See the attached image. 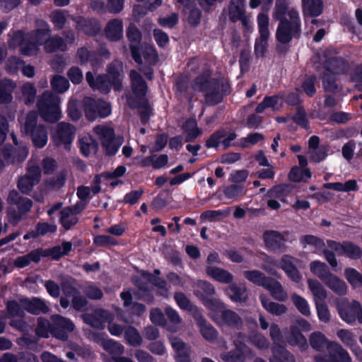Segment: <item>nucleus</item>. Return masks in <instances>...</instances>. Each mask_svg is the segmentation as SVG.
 <instances>
[{
    "instance_id": "24",
    "label": "nucleus",
    "mask_w": 362,
    "mask_h": 362,
    "mask_svg": "<svg viewBox=\"0 0 362 362\" xmlns=\"http://www.w3.org/2000/svg\"><path fill=\"white\" fill-rule=\"evenodd\" d=\"M205 272L209 278L221 284H229L234 279L231 273L221 267L206 265Z\"/></svg>"
},
{
    "instance_id": "7",
    "label": "nucleus",
    "mask_w": 362,
    "mask_h": 362,
    "mask_svg": "<svg viewBox=\"0 0 362 362\" xmlns=\"http://www.w3.org/2000/svg\"><path fill=\"white\" fill-rule=\"evenodd\" d=\"M37 113L28 114L24 124V131L30 135L33 143L38 148L44 147L47 142V133L42 124H37Z\"/></svg>"
},
{
    "instance_id": "18",
    "label": "nucleus",
    "mask_w": 362,
    "mask_h": 362,
    "mask_svg": "<svg viewBox=\"0 0 362 362\" xmlns=\"http://www.w3.org/2000/svg\"><path fill=\"white\" fill-rule=\"evenodd\" d=\"M289 190V186L286 185H278L269 189L266 195L268 207L273 210L280 209L281 204L278 200L286 202V197Z\"/></svg>"
},
{
    "instance_id": "32",
    "label": "nucleus",
    "mask_w": 362,
    "mask_h": 362,
    "mask_svg": "<svg viewBox=\"0 0 362 362\" xmlns=\"http://www.w3.org/2000/svg\"><path fill=\"white\" fill-rule=\"evenodd\" d=\"M194 317L200 328L202 335L206 340L213 341L216 339L217 332L216 329L206 322L199 312L194 313Z\"/></svg>"
},
{
    "instance_id": "6",
    "label": "nucleus",
    "mask_w": 362,
    "mask_h": 362,
    "mask_svg": "<svg viewBox=\"0 0 362 362\" xmlns=\"http://www.w3.org/2000/svg\"><path fill=\"white\" fill-rule=\"evenodd\" d=\"M59 103L58 96L49 92L42 94L37 103V106L42 117L45 121L55 122L61 118Z\"/></svg>"
},
{
    "instance_id": "45",
    "label": "nucleus",
    "mask_w": 362,
    "mask_h": 362,
    "mask_svg": "<svg viewBox=\"0 0 362 362\" xmlns=\"http://www.w3.org/2000/svg\"><path fill=\"white\" fill-rule=\"evenodd\" d=\"M260 300L264 309L272 315H281L287 311L286 305L270 301L269 299L263 295L260 296Z\"/></svg>"
},
{
    "instance_id": "29",
    "label": "nucleus",
    "mask_w": 362,
    "mask_h": 362,
    "mask_svg": "<svg viewBox=\"0 0 362 362\" xmlns=\"http://www.w3.org/2000/svg\"><path fill=\"white\" fill-rule=\"evenodd\" d=\"M295 259L288 255H284L280 261L279 267L285 272L288 277L293 281L298 283L301 281V275L294 265Z\"/></svg>"
},
{
    "instance_id": "25",
    "label": "nucleus",
    "mask_w": 362,
    "mask_h": 362,
    "mask_svg": "<svg viewBox=\"0 0 362 362\" xmlns=\"http://www.w3.org/2000/svg\"><path fill=\"white\" fill-rule=\"evenodd\" d=\"M83 205L80 203L74 207H68L61 212V223L66 229H69L71 226L78 222L76 214H78L83 209Z\"/></svg>"
},
{
    "instance_id": "62",
    "label": "nucleus",
    "mask_w": 362,
    "mask_h": 362,
    "mask_svg": "<svg viewBox=\"0 0 362 362\" xmlns=\"http://www.w3.org/2000/svg\"><path fill=\"white\" fill-rule=\"evenodd\" d=\"M174 298L180 309L189 311L192 310L193 305L183 293H175Z\"/></svg>"
},
{
    "instance_id": "33",
    "label": "nucleus",
    "mask_w": 362,
    "mask_h": 362,
    "mask_svg": "<svg viewBox=\"0 0 362 362\" xmlns=\"http://www.w3.org/2000/svg\"><path fill=\"white\" fill-rule=\"evenodd\" d=\"M287 341L292 346H298L300 349L305 351L308 349V344L305 336L298 330L296 325H291L290 334L286 338Z\"/></svg>"
},
{
    "instance_id": "59",
    "label": "nucleus",
    "mask_w": 362,
    "mask_h": 362,
    "mask_svg": "<svg viewBox=\"0 0 362 362\" xmlns=\"http://www.w3.org/2000/svg\"><path fill=\"white\" fill-rule=\"evenodd\" d=\"M127 341L132 346H139L142 342L141 337L138 331L132 327H128L124 332Z\"/></svg>"
},
{
    "instance_id": "57",
    "label": "nucleus",
    "mask_w": 362,
    "mask_h": 362,
    "mask_svg": "<svg viewBox=\"0 0 362 362\" xmlns=\"http://www.w3.org/2000/svg\"><path fill=\"white\" fill-rule=\"evenodd\" d=\"M40 259L37 251L31 252L30 254L18 257L14 261V264L17 267L23 268L28 266L30 262H37Z\"/></svg>"
},
{
    "instance_id": "36",
    "label": "nucleus",
    "mask_w": 362,
    "mask_h": 362,
    "mask_svg": "<svg viewBox=\"0 0 362 362\" xmlns=\"http://www.w3.org/2000/svg\"><path fill=\"white\" fill-rule=\"evenodd\" d=\"M303 11L305 16H318L323 10L322 0H302Z\"/></svg>"
},
{
    "instance_id": "20",
    "label": "nucleus",
    "mask_w": 362,
    "mask_h": 362,
    "mask_svg": "<svg viewBox=\"0 0 362 362\" xmlns=\"http://www.w3.org/2000/svg\"><path fill=\"white\" fill-rule=\"evenodd\" d=\"M336 334L341 343L348 347L358 358L362 359V349L357 343V336L352 331L341 329L337 330Z\"/></svg>"
},
{
    "instance_id": "63",
    "label": "nucleus",
    "mask_w": 362,
    "mask_h": 362,
    "mask_svg": "<svg viewBox=\"0 0 362 362\" xmlns=\"http://www.w3.org/2000/svg\"><path fill=\"white\" fill-rule=\"evenodd\" d=\"M51 21L56 28L61 29L66 21V14L64 11L57 10L53 11L50 16Z\"/></svg>"
},
{
    "instance_id": "55",
    "label": "nucleus",
    "mask_w": 362,
    "mask_h": 362,
    "mask_svg": "<svg viewBox=\"0 0 362 362\" xmlns=\"http://www.w3.org/2000/svg\"><path fill=\"white\" fill-rule=\"evenodd\" d=\"M312 173L308 168L294 167L289 173V179L293 182L306 181L311 177Z\"/></svg>"
},
{
    "instance_id": "53",
    "label": "nucleus",
    "mask_w": 362,
    "mask_h": 362,
    "mask_svg": "<svg viewBox=\"0 0 362 362\" xmlns=\"http://www.w3.org/2000/svg\"><path fill=\"white\" fill-rule=\"evenodd\" d=\"M15 88V84L8 79H3L0 81V103H7L11 100V93Z\"/></svg>"
},
{
    "instance_id": "43",
    "label": "nucleus",
    "mask_w": 362,
    "mask_h": 362,
    "mask_svg": "<svg viewBox=\"0 0 362 362\" xmlns=\"http://www.w3.org/2000/svg\"><path fill=\"white\" fill-rule=\"evenodd\" d=\"M308 284L315 303H320L326 298L327 291L318 281L309 279Z\"/></svg>"
},
{
    "instance_id": "56",
    "label": "nucleus",
    "mask_w": 362,
    "mask_h": 362,
    "mask_svg": "<svg viewBox=\"0 0 362 362\" xmlns=\"http://www.w3.org/2000/svg\"><path fill=\"white\" fill-rule=\"evenodd\" d=\"M344 276L353 288L362 286V274L355 269L346 268L344 270Z\"/></svg>"
},
{
    "instance_id": "44",
    "label": "nucleus",
    "mask_w": 362,
    "mask_h": 362,
    "mask_svg": "<svg viewBox=\"0 0 362 362\" xmlns=\"http://www.w3.org/2000/svg\"><path fill=\"white\" fill-rule=\"evenodd\" d=\"M282 105V100L278 95L265 97L263 101L259 103L256 107V112L261 113L267 108L272 110H278Z\"/></svg>"
},
{
    "instance_id": "64",
    "label": "nucleus",
    "mask_w": 362,
    "mask_h": 362,
    "mask_svg": "<svg viewBox=\"0 0 362 362\" xmlns=\"http://www.w3.org/2000/svg\"><path fill=\"white\" fill-rule=\"evenodd\" d=\"M22 93L25 98V103H33L35 98L36 90L33 85L27 83L22 87Z\"/></svg>"
},
{
    "instance_id": "22",
    "label": "nucleus",
    "mask_w": 362,
    "mask_h": 362,
    "mask_svg": "<svg viewBox=\"0 0 362 362\" xmlns=\"http://www.w3.org/2000/svg\"><path fill=\"white\" fill-rule=\"evenodd\" d=\"M328 246L334 250L339 255H346L351 259H356L361 257L362 255L361 249L351 243H344L343 244L338 243L333 240L327 241Z\"/></svg>"
},
{
    "instance_id": "34",
    "label": "nucleus",
    "mask_w": 362,
    "mask_h": 362,
    "mask_svg": "<svg viewBox=\"0 0 362 362\" xmlns=\"http://www.w3.org/2000/svg\"><path fill=\"white\" fill-rule=\"evenodd\" d=\"M194 293L204 303L203 298L209 299L205 296H211L215 294L216 290L214 286L209 281L204 280H198L194 283Z\"/></svg>"
},
{
    "instance_id": "35",
    "label": "nucleus",
    "mask_w": 362,
    "mask_h": 362,
    "mask_svg": "<svg viewBox=\"0 0 362 362\" xmlns=\"http://www.w3.org/2000/svg\"><path fill=\"white\" fill-rule=\"evenodd\" d=\"M106 37L110 40H119L123 36V23L121 20L114 19L110 21L105 28Z\"/></svg>"
},
{
    "instance_id": "23",
    "label": "nucleus",
    "mask_w": 362,
    "mask_h": 362,
    "mask_svg": "<svg viewBox=\"0 0 362 362\" xmlns=\"http://www.w3.org/2000/svg\"><path fill=\"white\" fill-rule=\"evenodd\" d=\"M239 339H235L234 344L236 348L237 354H234L231 352L223 353L221 355V359L225 362H243L245 356L249 353V349L243 344V337L242 336L238 337Z\"/></svg>"
},
{
    "instance_id": "28",
    "label": "nucleus",
    "mask_w": 362,
    "mask_h": 362,
    "mask_svg": "<svg viewBox=\"0 0 362 362\" xmlns=\"http://www.w3.org/2000/svg\"><path fill=\"white\" fill-rule=\"evenodd\" d=\"M127 37L130 41L132 55L135 62L140 64L142 62L141 57L139 54V45L141 39V33L135 26L130 25L127 29Z\"/></svg>"
},
{
    "instance_id": "31",
    "label": "nucleus",
    "mask_w": 362,
    "mask_h": 362,
    "mask_svg": "<svg viewBox=\"0 0 362 362\" xmlns=\"http://www.w3.org/2000/svg\"><path fill=\"white\" fill-rule=\"evenodd\" d=\"M110 318V314L103 310H98L93 314H85L83 316L84 322L93 327L102 328L103 324Z\"/></svg>"
},
{
    "instance_id": "10",
    "label": "nucleus",
    "mask_w": 362,
    "mask_h": 362,
    "mask_svg": "<svg viewBox=\"0 0 362 362\" xmlns=\"http://www.w3.org/2000/svg\"><path fill=\"white\" fill-rule=\"evenodd\" d=\"M345 62L341 59H329L325 65V71L322 77V83L327 91H334L337 88L335 81L337 75L344 72Z\"/></svg>"
},
{
    "instance_id": "47",
    "label": "nucleus",
    "mask_w": 362,
    "mask_h": 362,
    "mask_svg": "<svg viewBox=\"0 0 362 362\" xmlns=\"http://www.w3.org/2000/svg\"><path fill=\"white\" fill-rule=\"evenodd\" d=\"M300 244L303 248L313 247L315 252H318L324 249L325 244L320 238L311 235H303L300 239Z\"/></svg>"
},
{
    "instance_id": "54",
    "label": "nucleus",
    "mask_w": 362,
    "mask_h": 362,
    "mask_svg": "<svg viewBox=\"0 0 362 362\" xmlns=\"http://www.w3.org/2000/svg\"><path fill=\"white\" fill-rule=\"evenodd\" d=\"M271 362H294L293 356L283 346H276L273 349V356Z\"/></svg>"
},
{
    "instance_id": "13",
    "label": "nucleus",
    "mask_w": 362,
    "mask_h": 362,
    "mask_svg": "<svg viewBox=\"0 0 362 362\" xmlns=\"http://www.w3.org/2000/svg\"><path fill=\"white\" fill-rule=\"evenodd\" d=\"M85 113L88 119L93 121L98 117H105L110 115V105L102 100L86 98L83 100Z\"/></svg>"
},
{
    "instance_id": "8",
    "label": "nucleus",
    "mask_w": 362,
    "mask_h": 362,
    "mask_svg": "<svg viewBox=\"0 0 362 362\" xmlns=\"http://www.w3.org/2000/svg\"><path fill=\"white\" fill-rule=\"evenodd\" d=\"M210 74L206 71L202 76L197 77L193 84L195 90L205 91L206 100L214 105L221 101L222 96L217 88V83L214 80H208Z\"/></svg>"
},
{
    "instance_id": "37",
    "label": "nucleus",
    "mask_w": 362,
    "mask_h": 362,
    "mask_svg": "<svg viewBox=\"0 0 362 362\" xmlns=\"http://www.w3.org/2000/svg\"><path fill=\"white\" fill-rule=\"evenodd\" d=\"M264 288L268 290L272 296L277 300L285 301L288 298V294L281 284L273 279H269V281Z\"/></svg>"
},
{
    "instance_id": "4",
    "label": "nucleus",
    "mask_w": 362,
    "mask_h": 362,
    "mask_svg": "<svg viewBox=\"0 0 362 362\" xmlns=\"http://www.w3.org/2000/svg\"><path fill=\"white\" fill-rule=\"evenodd\" d=\"M86 81L94 90H98L103 93H107L112 86L115 90L122 88L121 74L119 67L110 68L108 73L104 76L95 78L91 72H87Z\"/></svg>"
},
{
    "instance_id": "39",
    "label": "nucleus",
    "mask_w": 362,
    "mask_h": 362,
    "mask_svg": "<svg viewBox=\"0 0 362 362\" xmlns=\"http://www.w3.org/2000/svg\"><path fill=\"white\" fill-rule=\"evenodd\" d=\"M21 306L23 309L33 314H39L41 312L45 313L47 310L45 303L38 298H33L32 300L22 299Z\"/></svg>"
},
{
    "instance_id": "27",
    "label": "nucleus",
    "mask_w": 362,
    "mask_h": 362,
    "mask_svg": "<svg viewBox=\"0 0 362 362\" xmlns=\"http://www.w3.org/2000/svg\"><path fill=\"white\" fill-rule=\"evenodd\" d=\"M224 292L235 303H244L248 298L246 287L244 285H238L233 281L228 284Z\"/></svg>"
},
{
    "instance_id": "21",
    "label": "nucleus",
    "mask_w": 362,
    "mask_h": 362,
    "mask_svg": "<svg viewBox=\"0 0 362 362\" xmlns=\"http://www.w3.org/2000/svg\"><path fill=\"white\" fill-rule=\"evenodd\" d=\"M40 169L38 166L30 165L27 175L18 181L19 189L25 194L30 192L33 187L38 182L40 177Z\"/></svg>"
},
{
    "instance_id": "52",
    "label": "nucleus",
    "mask_w": 362,
    "mask_h": 362,
    "mask_svg": "<svg viewBox=\"0 0 362 362\" xmlns=\"http://www.w3.org/2000/svg\"><path fill=\"white\" fill-rule=\"evenodd\" d=\"M184 134L185 135L186 141H190L196 139L202 133L197 126V122L194 119H189L185 122L183 125Z\"/></svg>"
},
{
    "instance_id": "38",
    "label": "nucleus",
    "mask_w": 362,
    "mask_h": 362,
    "mask_svg": "<svg viewBox=\"0 0 362 362\" xmlns=\"http://www.w3.org/2000/svg\"><path fill=\"white\" fill-rule=\"evenodd\" d=\"M323 282L334 292L339 295H344L347 291L346 283L337 276L329 274Z\"/></svg>"
},
{
    "instance_id": "2",
    "label": "nucleus",
    "mask_w": 362,
    "mask_h": 362,
    "mask_svg": "<svg viewBox=\"0 0 362 362\" xmlns=\"http://www.w3.org/2000/svg\"><path fill=\"white\" fill-rule=\"evenodd\" d=\"M49 30V26L46 21L37 20L36 30L34 32L27 34L22 31L14 33L8 41V46L12 49L19 47L23 55H35L40 52V45Z\"/></svg>"
},
{
    "instance_id": "50",
    "label": "nucleus",
    "mask_w": 362,
    "mask_h": 362,
    "mask_svg": "<svg viewBox=\"0 0 362 362\" xmlns=\"http://www.w3.org/2000/svg\"><path fill=\"white\" fill-rule=\"evenodd\" d=\"M81 151L83 155L88 156L95 153L97 144L90 134H86L79 139Z\"/></svg>"
},
{
    "instance_id": "11",
    "label": "nucleus",
    "mask_w": 362,
    "mask_h": 362,
    "mask_svg": "<svg viewBox=\"0 0 362 362\" xmlns=\"http://www.w3.org/2000/svg\"><path fill=\"white\" fill-rule=\"evenodd\" d=\"M315 362H351L349 352L338 342H329L327 353L318 354L315 357Z\"/></svg>"
},
{
    "instance_id": "1",
    "label": "nucleus",
    "mask_w": 362,
    "mask_h": 362,
    "mask_svg": "<svg viewBox=\"0 0 362 362\" xmlns=\"http://www.w3.org/2000/svg\"><path fill=\"white\" fill-rule=\"evenodd\" d=\"M273 17L279 21L276 30V39L281 43L288 42L300 33V19L298 12L286 2L277 0Z\"/></svg>"
},
{
    "instance_id": "40",
    "label": "nucleus",
    "mask_w": 362,
    "mask_h": 362,
    "mask_svg": "<svg viewBox=\"0 0 362 362\" xmlns=\"http://www.w3.org/2000/svg\"><path fill=\"white\" fill-rule=\"evenodd\" d=\"M263 238L266 245L272 249L281 247L284 245L285 240L279 233L276 231H267L264 233Z\"/></svg>"
},
{
    "instance_id": "9",
    "label": "nucleus",
    "mask_w": 362,
    "mask_h": 362,
    "mask_svg": "<svg viewBox=\"0 0 362 362\" xmlns=\"http://www.w3.org/2000/svg\"><path fill=\"white\" fill-rule=\"evenodd\" d=\"M337 308L342 320L351 325L356 321L362 323V306L358 301L349 303L346 298H341L337 303Z\"/></svg>"
},
{
    "instance_id": "14",
    "label": "nucleus",
    "mask_w": 362,
    "mask_h": 362,
    "mask_svg": "<svg viewBox=\"0 0 362 362\" xmlns=\"http://www.w3.org/2000/svg\"><path fill=\"white\" fill-rule=\"evenodd\" d=\"M74 134L75 129L73 126L65 122H61L53 129L52 136L57 146L69 149Z\"/></svg>"
},
{
    "instance_id": "49",
    "label": "nucleus",
    "mask_w": 362,
    "mask_h": 362,
    "mask_svg": "<svg viewBox=\"0 0 362 362\" xmlns=\"http://www.w3.org/2000/svg\"><path fill=\"white\" fill-rule=\"evenodd\" d=\"M243 276L246 279L252 283L258 286H262L264 288L266 286L270 279L258 270L245 271L243 272Z\"/></svg>"
},
{
    "instance_id": "16",
    "label": "nucleus",
    "mask_w": 362,
    "mask_h": 362,
    "mask_svg": "<svg viewBox=\"0 0 362 362\" xmlns=\"http://www.w3.org/2000/svg\"><path fill=\"white\" fill-rule=\"evenodd\" d=\"M51 320V332L58 339H66L68 333L71 332L74 329L73 322L70 320L61 315H52Z\"/></svg>"
},
{
    "instance_id": "51",
    "label": "nucleus",
    "mask_w": 362,
    "mask_h": 362,
    "mask_svg": "<svg viewBox=\"0 0 362 362\" xmlns=\"http://www.w3.org/2000/svg\"><path fill=\"white\" fill-rule=\"evenodd\" d=\"M291 298L293 305L300 313L305 317H309L311 315L310 305L305 298L297 293L291 294Z\"/></svg>"
},
{
    "instance_id": "60",
    "label": "nucleus",
    "mask_w": 362,
    "mask_h": 362,
    "mask_svg": "<svg viewBox=\"0 0 362 362\" xmlns=\"http://www.w3.org/2000/svg\"><path fill=\"white\" fill-rule=\"evenodd\" d=\"M264 139V136L260 133H252L243 138L240 141V146L247 148L253 146Z\"/></svg>"
},
{
    "instance_id": "58",
    "label": "nucleus",
    "mask_w": 362,
    "mask_h": 362,
    "mask_svg": "<svg viewBox=\"0 0 362 362\" xmlns=\"http://www.w3.org/2000/svg\"><path fill=\"white\" fill-rule=\"evenodd\" d=\"M311 272L317 276L322 281L327 277L329 272L327 270L326 264L320 261H314L310 265Z\"/></svg>"
},
{
    "instance_id": "3",
    "label": "nucleus",
    "mask_w": 362,
    "mask_h": 362,
    "mask_svg": "<svg viewBox=\"0 0 362 362\" xmlns=\"http://www.w3.org/2000/svg\"><path fill=\"white\" fill-rule=\"evenodd\" d=\"M204 305L209 310L210 318L220 326L238 327L241 319L234 311L226 308V305L218 299H205Z\"/></svg>"
},
{
    "instance_id": "42",
    "label": "nucleus",
    "mask_w": 362,
    "mask_h": 362,
    "mask_svg": "<svg viewBox=\"0 0 362 362\" xmlns=\"http://www.w3.org/2000/svg\"><path fill=\"white\" fill-rule=\"evenodd\" d=\"M310 344L314 349L321 351L326 347L328 349L329 342H335V341L329 340L324 334L320 332H314L309 337Z\"/></svg>"
},
{
    "instance_id": "30",
    "label": "nucleus",
    "mask_w": 362,
    "mask_h": 362,
    "mask_svg": "<svg viewBox=\"0 0 362 362\" xmlns=\"http://www.w3.org/2000/svg\"><path fill=\"white\" fill-rule=\"evenodd\" d=\"M170 341L171 346L175 351V359L176 362H191L189 348L178 338L170 337Z\"/></svg>"
},
{
    "instance_id": "5",
    "label": "nucleus",
    "mask_w": 362,
    "mask_h": 362,
    "mask_svg": "<svg viewBox=\"0 0 362 362\" xmlns=\"http://www.w3.org/2000/svg\"><path fill=\"white\" fill-rule=\"evenodd\" d=\"M132 92L127 95V100L131 107H142L148 111V105L146 98L147 86L139 73L131 71Z\"/></svg>"
},
{
    "instance_id": "41",
    "label": "nucleus",
    "mask_w": 362,
    "mask_h": 362,
    "mask_svg": "<svg viewBox=\"0 0 362 362\" xmlns=\"http://www.w3.org/2000/svg\"><path fill=\"white\" fill-rule=\"evenodd\" d=\"M97 341L112 356H119L124 352L123 346L112 339L100 337Z\"/></svg>"
},
{
    "instance_id": "15",
    "label": "nucleus",
    "mask_w": 362,
    "mask_h": 362,
    "mask_svg": "<svg viewBox=\"0 0 362 362\" xmlns=\"http://www.w3.org/2000/svg\"><path fill=\"white\" fill-rule=\"evenodd\" d=\"M269 23V19L267 14L261 13L258 15L257 23L260 36L256 40L255 46V52L257 56H262L267 49V40L270 35Z\"/></svg>"
},
{
    "instance_id": "26",
    "label": "nucleus",
    "mask_w": 362,
    "mask_h": 362,
    "mask_svg": "<svg viewBox=\"0 0 362 362\" xmlns=\"http://www.w3.org/2000/svg\"><path fill=\"white\" fill-rule=\"evenodd\" d=\"M230 18L236 21H241L243 25L245 27L250 23V20L245 16L244 0H231L229 7Z\"/></svg>"
},
{
    "instance_id": "46",
    "label": "nucleus",
    "mask_w": 362,
    "mask_h": 362,
    "mask_svg": "<svg viewBox=\"0 0 362 362\" xmlns=\"http://www.w3.org/2000/svg\"><path fill=\"white\" fill-rule=\"evenodd\" d=\"M76 23L78 29L88 35H95L100 30L99 23L96 21L87 20L79 17Z\"/></svg>"
},
{
    "instance_id": "12",
    "label": "nucleus",
    "mask_w": 362,
    "mask_h": 362,
    "mask_svg": "<svg viewBox=\"0 0 362 362\" xmlns=\"http://www.w3.org/2000/svg\"><path fill=\"white\" fill-rule=\"evenodd\" d=\"M94 132L107 155H115L117 152L122 143L115 139L114 132L112 128L100 125L95 127Z\"/></svg>"
},
{
    "instance_id": "19",
    "label": "nucleus",
    "mask_w": 362,
    "mask_h": 362,
    "mask_svg": "<svg viewBox=\"0 0 362 362\" xmlns=\"http://www.w3.org/2000/svg\"><path fill=\"white\" fill-rule=\"evenodd\" d=\"M63 292L65 297L60 300V304L62 308H66L70 300L72 302L73 307L77 310H82L86 305V300L83 298L79 293L72 286H64Z\"/></svg>"
},
{
    "instance_id": "61",
    "label": "nucleus",
    "mask_w": 362,
    "mask_h": 362,
    "mask_svg": "<svg viewBox=\"0 0 362 362\" xmlns=\"http://www.w3.org/2000/svg\"><path fill=\"white\" fill-rule=\"evenodd\" d=\"M51 84L53 89L59 93H63L69 88V81L64 77L60 76H55L52 78Z\"/></svg>"
},
{
    "instance_id": "17",
    "label": "nucleus",
    "mask_w": 362,
    "mask_h": 362,
    "mask_svg": "<svg viewBox=\"0 0 362 362\" xmlns=\"http://www.w3.org/2000/svg\"><path fill=\"white\" fill-rule=\"evenodd\" d=\"M51 30L46 35L42 45H44V49L47 52L51 53L54 52L64 51L66 49L67 44H71L74 40V34L69 33L66 35V40L58 36L49 37Z\"/></svg>"
},
{
    "instance_id": "48",
    "label": "nucleus",
    "mask_w": 362,
    "mask_h": 362,
    "mask_svg": "<svg viewBox=\"0 0 362 362\" xmlns=\"http://www.w3.org/2000/svg\"><path fill=\"white\" fill-rule=\"evenodd\" d=\"M326 189H334L337 192L356 191L358 189L357 182L355 180H349L344 183L329 182L324 185Z\"/></svg>"
}]
</instances>
